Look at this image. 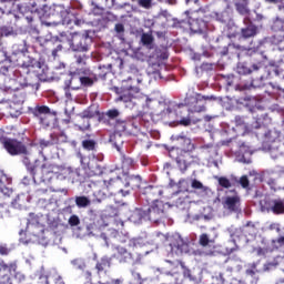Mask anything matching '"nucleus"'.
Segmentation results:
<instances>
[{"label":"nucleus","instance_id":"nucleus-1","mask_svg":"<svg viewBox=\"0 0 284 284\" xmlns=\"http://www.w3.org/2000/svg\"><path fill=\"white\" fill-rule=\"evenodd\" d=\"M140 83L143 80L139 77H129L122 81L121 88L113 87L111 91L118 94L116 101H121L129 110H134L139 105H143L144 101H148V95L141 92Z\"/></svg>","mask_w":284,"mask_h":284},{"label":"nucleus","instance_id":"nucleus-2","mask_svg":"<svg viewBox=\"0 0 284 284\" xmlns=\"http://www.w3.org/2000/svg\"><path fill=\"white\" fill-rule=\"evenodd\" d=\"M178 143L180 146L173 149L170 154L175 160L181 174H185L187 168L191 165L192 152L196 150V146L192 143V140L185 135H179Z\"/></svg>","mask_w":284,"mask_h":284},{"label":"nucleus","instance_id":"nucleus-3","mask_svg":"<svg viewBox=\"0 0 284 284\" xmlns=\"http://www.w3.org/2000/svg\"><path fill=\"white\" fill-rule=\"evenodd\" d=\"M19 60L24 61L19 70L20 77H22L24 81L21 85H24V88H34V85H37V77H40L41 81L48 79V77L39 73V71L30 72V68H39V70H41V62L37 61V59L22 54L19 57Z\"/></svg>","mask_w":284,"mask_h":284},{"label":"nucleus","instance_id":"nucleus-4","mask_svg":"<svg viewBox=\"0 0 284 284\" xmlns=\"http://www.w3.org/2000/svg\"><path fill=\"white\" fill-rule=\"evenodd\" d=\"M124 182L123 179L116 176L110 180H104L101 189L94 194L95 199L93 203H103L105 199L114 196L116 194H122V196H128L130 190H123Z\"/></svg>","mask_w":284,"mask_h":284},{"label":"nucleus","instance_id":"nucleus-5","mask_svg":"<svg viewBox=\"0 0 284 284\" xmlns=\"http://www.w3.org/2000/svg\"><path fill=\"white\" fill-rule=\"evenodd\" d=\"M68 43L72 52H90V48H92V37H90L89 31L84 33H73L71 38H68Z\"/></svg>","mask_w":284,"mask_h":284},{"label":"nucleus","instance_id":"nucleus-6","mask_svg":"<svg viewBox=\"0 0 284 284\" xmlns=\"http://www.w3.org/2000/svg\"><path fill=\"white\" fill-rule=\"evenodd\" d=\"M111 234L120 243L126 244L129 252V263H132V265H136V263H139L143 258V253H141V248L136 245V240L125 236L121 239V236L123 235H121L116 230L111 231Z\"/></svg>","mask_w":284,"mask_h":284},{"label":"nucleus","instance_id":"nucleus-7","mask_svg":"<svg viewBox=\"0 0 284 284\" xmlns=\"http://www.w3.org/2000/svg\"><path fill=\"white\" fill-rule=\"evenodd\" d=\"M36 161V164L29 165L28 172L31 174L32 181L34 183H50L52 181V176H54V172H52V165L50 164H42L39 166Z\"/></svg>","mask_w":284,"mask_h":284},{"label":"nucleus","instance_id":"nucleus-8","mask_svg":"<svg viewBox=\"0 0 284 284\" xmlns=\"http://www.w3.org/2000/svg\"><path fill=\"white\" fill-rule=\"evenodd\" d=\"M83 75L73 73L70 80V88L72 90H81V88H92L97 83V75L90 69L82 70Z\"/></svg>","mask_w":284,"mask_h":284},{"label":"nucleus","instance_id":"nucleus-9","mask_svg":"<svg viewBox=\"0 0 284 284\" xmlns=\"http://www.w3.org/2000/svg\"><path fill=\"white\" fill-rule=\"evenodd\" d=\"M0 143L2 148L10 154V156H28L30 151L22 141L13 138H1Z\"/></svg>","mask_w":284,"mask_h":284},{"label":"nucleus","instance_id":"nucleus-10","mask_svg":"<svg viewBox=\"0 0 284 284\" xmlns=\"http://www.w3.org/2000/svg\"><path fill=\"white\" fill-rule=\"evenodd\" d=\"M140 214L146 221L159 223L165 215V204L163 201L153 200L152 204L146 210H142Z\"/></svg>","mask_w":284,"mask_h":284},{"label":"nucleus","instance_id":"nucleus-11","mask_svg":"<svg viewBox=\"0 0 284 284\" xmlns=\"http://www.w3.org/2000/svg\"><path fill=\"white\" fill-rule=\"evenodd\" d=\"M256 49L255 47H243L241 44L236 43H229L227 47H224L220 53L222 57H237V59H241L242 57H252L253 54H256Z\"/></svg>","mask_w":284,"mask_h":284},{"label":"nucleus","instance_id":"nucleus-12","mask_svg":"<svg viewBox=\"0 0 284 284\" xmlns=\"http://www.w3.org/2000/svg\"><path fill=\"white\" fill-rule=\"evenodd\" d=\"M18 268L17 261L6 263L3 258H0V283H10V277L17 274Z\"/></svg>","mask_w":284,"mask_h":284},{"label":"nucleus","instance_id":"nucleus-13","mask_svg":"<svg viewBox=\"0 0 284 284\" xmlns=\"http://www.w3.org/2000/svg\"><path fill=\"white\" fill-rule=\"evenodd\" d=\"M261 70H265V64H263V62L253 63L252 68L247 67V63L245 62H239L236 65L237 74L243 77L252 74V72H261Z\"/></svg>","mask_w":284,"mask_h":284},{"label":"nucleus","instance_id":"nucleus-14","mask_svg":"<svg viewBox=\"0 0 284 284\" xmlns=\"http://www.w3.org/2000/svg\"><path fill=\"white\" fill-rule=\"evenodd\" d=\"M171 254H181L187 250V243L181 237V235H173L170 240Z\"/></svg>","mask_w":284,"mask_h":284},{"label":"nucleus","instance_id":"nucleus-15","mask_svg":"<svg viewBox=\"0 0 284 284\" xmlns=\"http://www.w3.org/2000/svg\"><path fill=\"white\" fill-rule=\"evenodd\" d=\"M184 103L190 112H205V104L194 95H186Z\"/></svg>","mask_w":284,"mask_h":284},{"label":"nucleus","instance_id":"nucleus-16","mask_svg":"<svg viewBox=\"0 0 284 284\" xmlns=\"http://www.w3.org/2000/svg\"><path fill=\"white\" fill-rule=\"evenodd\" d=\"M110 258L111 260L114 258L115 261H119L120 263H130L128 245L126 246H122V245L114 246L113 254L111 255Z\"/></svg>","mask_w":284,"mask_h":284},{"label":"nucleus","instance_id":"nucleus-17","mask_svg":"<svg viewBox=\"0 0 284 284\" xmlns=\"http://www.w3.org/2000/svg\"><path fill=\"white\" fill-rule=\"evenodd\" d=\"M81 116H82V122L84 124H75V128L77 130H79V132H87L91 128L89 119H94L95 113L94 111H92V108H88L81 113Z\"/></svg>","mask_w":284,"mask_h":284},{"label":"nucleus","instance_id":"nucleus-18","mask_svg":"<svg viewBox=\"0 0 284 284\" xmlns=\"http://www.w3.org/2000/svg\"><path fill=\"white\" fill-rule=\"evenodd\" d=\"M264 141L268 144V150H272L274 146H272V143H283L284 144V138L281 139V133L276 129H270L264 134Z\"/></svg>","mask_w":284,"mask_h":284},{"label":"nucleus","instance_id":"nucleus-19","mask_svg":"<svg viewBox=\"0 0 284 284\" xmlns=\"http://www.w3.org/2000/svg\"><path fill=\"white\" fill-rule=\"evenodd\" d=\"M223 207L229 212H239L241 210V197L239 195L226 196L223 201Z\"/></svg>","mask_w":284,"mask_h":284},{"label":"nucleus","instance_id":"nucleus-20","mask_svg":"<svg viewBox=\"0 0 284 284\" xmlns=\"http://www.w3.org/2000/svg\"><path fill=\"white\" fill-rule=\"evenodd\" d=\"M111 265H112L111 257H108V256L101 257L95 264L97 274L99 276H101V274H105L108 270H110Z\"/></svg>","mask_w":284,"mask_h":284},{"label":"nucleus","instance_id":"nucleus-21","mask_svg":"<svg viewBox=\"0 0 284 284\" xmlns=\"http://www.w3.org/2000/svg\"><path fill=\"white\" fill-rule=\"evenodd\" d=\"M124 187H130L131 190H139L141 189V184L143 180L140 175H129L124 179Z\"/></svg>","mask_w":284,"mask_h":284},{"label":"nucleus","instance_id":"nucleus-22","mask_svg":"<svg viewBox=\"0 0 284 284\" xmlns=\"http://www.w3.org/2000/svg\"><path fill=\"white\" fill-rule=\"evenodd\" d=\"M144 194L150 201H158L156 199L163 194V190L160 186L149 185L144 189Z\"/></svg>","mask_w":284,"mask_h":284},{"label":"nucleus","instance_id":"nucleus-23","mask_svg":"<svg viewBox=\"0 0 284 284\" xmlns=\"http://www.w3.org/2000/svg\"><path fill=\"white\" fill-rule=\"evenodd\" d=\"M10 183H12V179L8 178V175H6V173L0 170V192H2V194H6L7 196H10V194H12V190L6 186L10 185Z\"/></svg>","mask_w":284,"mask_h":284},{"label":"nucleus","instance_id":"nucleus-24","mask_svg":"<svg viewBox=\"0 0 284 284\" xmlns=\"http://www.w3.org/2000/svg\"><path fill=\"white\" fill-rule=\"evenodd\" d=\"M265 87V82H263V74H261L258 78L256 79H252L251 83H245V84H240L239 88L240 90H252V88L254 90H256V88H264Z\"/></svg>","mask_w":284,"mask_h":284},{"label":"nucleus","instance_id":"nucleus-25","mask_svg":"<svg viewBox=\"0 0 284 284\" xmlns=\"http://www.w3.org/2000/svg\"><path fill=\"white\" fill-rule=\"evenodd\" d=\"M257 33L258 28L254 24H248L247 27L241 29L242 39H252L256 37Z\"/></svg>","mask_w":284,"mask_h":284},{"label":"nucleus","instance_id":"nucleus-26","mask_svg":"<svg viewBox=\"0 0 284 284\" xmlns=\"http://www.w3.org/2000/svg\"><path fill=\"white\" fill-rule=\"evenodd\" d=\"M110 72H112V64L100 65L98 69L94 70L93 74H94L97 81H99V79L104 80L105 77H108V74H110Z\"/></svg>","mask_w":284,"mask_h":284},{"label":"nucleus","instance_id":"nucleus-27","mask_svg":"<svg viewBox=\"0 0 284 284\" xmlns=\"http://www.w3.org/2000/svg\"><path fill=\"white\" fill-rule=\"evenodd\" d=\"M270 210L273 214H284V202L282 199H275L270 202Z\"/></svg>","mask_w":284,"mask_h":284},{"label":"nucleus","instance_id":"nucleus-28","mask_svg":"<svg viewBox=\"0 0 284 284\" xmlns=\"http://www.w3.org/2000/svg\"><path fill=\"white\" fill-rule=\"evenodd\" d=\"M189 26H190V30L192 32H203V30H205V21H203L202 19H192L189 20Z\"/></svg>","mask_w":284,"mask_h":284},{"label":"nucleus","instance_id":"nucleus-29","mask_svg":"<svg viewBox=\"0 0 284 284\" xmlns=\"http://www.w3.org/2000/svg\"><path fill=\"white\" fill-rule=\"evenodd\" d=\"M30 112L36 119H40L41 123H43V114H50V109L45 105H37L36 108L30 109Z\"/></svg>","mask_w":284,"mask_h":284},{"label":"nucleus","instance_id":"nucleus-30","mask_svg":"<svg viewBox=\"0 0 284 284\" xmlns=\"http://www.w3.org/2000/svg\"><path fill=\"white\" fill-rule=\"evenodd\" d=\"M57 144H59V138L57 134H51L49 140L41 139L38 142V145L41 148V150H45V148H52V145Z\"/></svg>","mask_w":284,"mask_h":284},{"label":"nucleus","instance_id":"nucleus-31","mask_svg":"<svg viewBox=\"0 0 284 284\" xmlns=\"http://www.w3.org/2000/svg\"><path fill=\"white\" fill-rule=\"evenodd\" d=\"M234 121L236 128H242L243 134H247V132H250V125L245 123V118L236 115Z\"/></svg>","mask_w":284,"mask_h":284},{"label":"nucleus","instance_id":"nucleus-32","mask_svg":"<svg viewBox=\"0 0 284 284\" xmlns=\"http://www.w3.org/2000/svg\"><path fill=\"white\" fill-rule=\"evenodd\" d=\"M135 162L134 159L128 156V155H123L122 158V169L123 170H132V168H134Z\"/></svg>","mask_w":284,"mask_h":284},{"label":"nucleus","instance_id":"nucleus-33","mask_svg":"<svg viewBox=\"0 0 284 284\" xmlns=\"http://www.w3.org/2000/svg\"><path fill=\"white\" fill-rule=\"evenodd\" d=\"M91 201L85 195L75 196V205L78 207H89Z\"/></svg>","mask_w":284,"mask_h":284},{"label":"nucleus","instance_id":"nucleus-34","mask_svg":"<svg viewBox=\"0 0 284 284\" xmlns=\"http://www.w3.org/2000/svg\"><path fill=\"white\" fill-rule=\"evenodd\" d=\"M235 9L237 10L239 14H242L243 17H247V14H250V9H247V3L245 2H236Z\"/></svg>","mask_w":284,"mask_h":284},{"label":"nucleus","instance_id":"nucleus-35","mask_svg":"<svg viewBox=\"0 0 284 284\" xmlns=\"http://www.w3.org/2000/svg\"><path fill=\"white\" fill-rule=\"evenodd\" d=\"M264 181L267 183L271 190H274V192L278 190V185L276 184V179L270 178V172L264 174Z\"/></svg>","mask_w":284,"mask_h":284},{"label":"nucleus","instance_id":"nucleus-36","mask_svg":"<svg viewBox=\"0 0 284 284\" xmlns=\"http://www.w3.org/2000/svg\"><path fill=\"white\" fill-rule=\"evenodd\" d=\"M209 243H214V239H211L207 233H203L200 235L199 244L202 247H207Z\"/></svg>","mask_w":284,"mask_h":284},{"label":"nucleus","instance_id":"nucleus-37","mask_svg":"<svg viewBox=\"0 0 284 284\" xmlns=\"http://www.w3.org/2000/svg\"><path fill=\"white\" fill-rule=\"evenodd\" d=\"M141 42L142 44L150 47L154 43V36H152V33H142Z\"/></svg>","mask_w":284,"mask_h":284},{"label":"nucleus","instance_id":"nucleus-38","mask_svg":"<svg viewBox=\"0 0 284 284\" xmlns=\"http://www.w3.org/2000/svg\"><path fill=\"white\" fill-rule=\"evenodd\" d=\"M45 284H65V282L61 275H51L47 277Z\"/></svg>","mask_w":284,"mask_h":284},{"label":"nucleus","instance_id":"nucleus-39","mask_svg":"<svg viewBox=\"0 0 284 284\" xmlns=\"http://www.w3.org/2000/svg\"><path fill=\"white\" fill-rule=\"evenodd\" d=\"M273 43L278 48V50H284V36L283 34L274 36Z\"/></svg>","mask_w":284,"mask_h":284},{"label":"nucleus","instance_id":"nucleus-40","mask_svg":"<svg viewBox=\"0 0 284 284\" xmlns=\"http://www.w3.org/2000/svg\"><path fill=\"white\" fill-rule=\"evenodd\" d=\"M82 148L92 152L97 148V142L94 140H84L82 141Z\"/></svg>","mask_w":284,"mask_h":284},{"label":"nucleus","instance_id":"nucleus-41","mask_svg":"<svg viewBox=\"0 0 284 284\" xmlns=\"http://www.w3.org/2000/svg\"><path fill=\"white\" fill-rule=\"evenodd\" d=\"M271 244L275 250H281V247H284V236L272 240Z\"/></svg>","mask_w":284,"mask_h":284},{"label":"nucleus","instance_id":"nucleus-42","mask_svg":"<svg viewBox=\"0 0 284 284\" xmlns=\"http://www.w3.org/2000/svg\"><path fill=\"white\" fill-rule=\"evenodd\" d=\"M71 264L74 267V270H85V262L81 258L72 260Z\"/></svg>","mask_w":284,"mask_h":284},{"label":"nucleus","instance_id":"nucleus-43","mask_svg":"<svg viewBox=\"0 0 284 284\" xmlns=\"http://www.w3.org/2000/svg\"><path fill=\"white\" fill-rule=\"evenodd\" d=\"M214 68H216V64L212 63V62H203L200 65V70H202V72H212V70H214Z\"/></svg>","mask_w":284,"mask_h":284},{"label":"nucleus","instance_id":"nucleus-44","mask_svg":"<svg viewBox=\"0 0 284 284\" xmlns=\"http://www.w3.org/2000/svg\"><path fill=\"white\" fill-rule=\"evenodd\" d=\"M219 185H221V187H224L225 190H230V187H232V182H230V180L225 176H221L219 178Z\"/></svg>","mask_w":284,"mask_h":284},{"label":"nucleus","instance_id":"nucleus-45","mask_svg":"<svg viewBox=\"0 0 284 284\" xmlns=\"http://www.w3.org/2000/svg\"><path fill=\"white\" fill-rule=\"evenodd\" d=\"M12 10H14V6L11 4H4L3 7H0V19L3 17V14H11Z\"/></svg>","mask_w":284,"mask_h":284},{"label":"nucleus","instance_id":"nucleus-46","mask_svg":"<svg viewBox=\"0 0 284 284\" xmlns=\"http://www.w3.org/2000/svg\"><path fill=\"white\" fill-rule=\"evenodd\" d=\"M120 114L121 112H119L118 109H110L105 112V116L111 120L119 119Z\"/></svg>","mask_w":284,"mask_h":284},{"label":"nucleus","instance_id":"nucleus-47","mask_svg":"<svg viewBox=\"0 0 284 284\" xmlns=\"http://www.w3.org/2000/svg\"><path fill=\"white\" fill-rule=\"evenodd\" d=\"M266 3H280L278 11L281 17H284V0H264Z\"/></svg>","mask_w":284,"mask_h":284},{"label":"nucleus","instance_id":"nucleus-48","mask_svg":"<svg viewBox=\"0 0 284 284\" xmlns=\"http://www.w3.org/2000/svg\"><path fill=\"white\" fill-rule=\"evenodd\" d=\"M68 223L71 227H77L78 225H81V219H79L78 215H71Z\"/></svg>","mask_w":284,"mask_h":284},{"label":"nucleus","instance_id":"nucleus-49","mask_svg":"<svg viewBox=\"0 0 284 284\" xmlns=\"http://www.w3.org/2000/svg\"><path fill=\"white\" fill-rule=\"evenodd\" d=\"M12 250L6 243L0 242V256H8Z\"/></svg>","mask_w":284,"mask_h":284},{"label":"nucleus","instance_id":"nucleus-50","mask_svg":"<svg viewBox=\"0 0 284 284\" xmlns=\"http://www.w3.org/2000/svg\"><path fill=\"white\" fill-rule=\"evenodd\" d=\"M239 183L241 187H243V190H247V187H250V179L247 178V175H242Z\"/></svg>","mask_w":284,"mask_h":284},{"label":"nucleus","instance_id":"nucleus-51","mask_svg":"<svg viewBox=\"0 0 284 284\" xmlns=\"http://www.w3.org/2000/svg\"><path fill=\"white\" fill-rule=\"evenodd\" d=\"M74 59H75V63H78V65H85V61L88 60V55H85V54H75Z\"/></svg>","mask_w":284,"mask_h":284},{"label":"nucleus","instance_id":"nucleus-52","mask_svg":"<svg viewBox=\"0 0 284 284\" xmlns=\"http://www.w3.org/2000/svg\"><path fill=\"white\" fill-rule=\"evenodd\" d=\"M139 6L145 8V10H150L152 8V0H139Z\"/></svg>","mask_w":284,"mask_h":284},{"label":"nucleus","instance_id":"nucleus-53","mask_svg":"<svg viewBox=\"0 0 284 284\" xmlns=\"http://www.w3.org/2000/svg\"><path fill=\"white\" fill-rule=\"evenodd\" d=\"M191 187H193V190H203V183H201V181L194 179V180H192Z\"/></svg>","mask_w":284,"mask_h":284},{"label":"nucleus","instance_id":"nucleus-54","mask_svg":"<svg viewBox=\"0 0 284 284\" xmlns=\"http://www.w3.org/2000/svg\"><path fill=\"white\" fill-rule=\"evenodd\" d=\"M42 26H47V28H50V26H57L54 22L45 20V14H42L40 17Z\"/></svg>","mask_w":284,"mask_h":284},{"label":"nucleus","instance_id":"nucleus-55","mask_svg":"<svg viewBox=\"0 0 284 284\" xmlns=\"http://www.w3.org/2000/svg\"><path fill=\"white\" fill-rule=\"evenodd\" d=\"M0 63H10V60H8V53H6V51H0Z\"/></svg>","mask_w":284,"mask_h":284},{"label":"nucleus","instance_id":"nucleus-56","mask_svg":"<svg viewBox=\"0 0 284 284\" xmlns=\"http://www.w3.org/2000/svg\"><path fill=\"white\" fill-rule=\"evenodd\" d=\"M16 281H19V283H23V281H26V275H23V273L17 272L13 275Z\"/></svg>","mask_w":284,"mask_h":284},{"label":"nucleus","instance_id":"nucleus-57","mask_svg":"<svg viewBox=\"0 0 284 284\" xmlns=\"http://www.w3.org/2000/svg\"><path fill=\"white\" fill-rule=\"evenodd\" d=\"M115 32H118V34H121L123 32H125V27L122 23H116L114 27Z\"/></svg>","mask_w":284,"mask_h":284},{"label":"nucleus","instance_id":"nucleus-58","mask_svg":"<svg viewBox=\"0 0 284 284\" xmlns=\"http://www.w3.org/2000/svg\"><path fill=\"white\" fill-rule=\"evenodd\" d=\"M61 50H63V45L58 44L57 48L53 49L52 52H51V53H52V57H53L54 59H57V57H58L59 52H61Z\"/></svg>","mask_w":284,"mask_h":284},{"label":"nucleus","instance_id":"nucleus-59","mask_svg":"<svg viewBox=\"0 0 284 284\" xmlns=\"http://www.w3.org/2000/svg\"><path fill=\"white\" fill-rule=\"evenodd\" d=\"M191 124H192V120L190 118H182L180 120V125L187 126V125H191Z\"/></svg>","mask_w":284,"mask_h":284},{"label":"nucleus","instance_id":"nucleus-60","mask_svg":"<svg viewBox=\"0 0 284 284\" xmlns=\"http://www.w3.org/2000/svg\"><path fill=\"white\" fill-rule=\"evenodd\" d=\"M17 90H19L18 87L4 85V92H9L10 94H12V92H17Z\"/></svg>","mask_w":284,"mask_h":284},{"label":"nucleus","instance_id":"nucleus-61","mask_svg":"<svg viewBox=\"0 0 284 284\" xmlns=\"http://www.w3.org/2000/svg\"><path fill=\"white\" fill-rule=\"evenodd\" d=\"M234 79H236V77H234L233 74L232 75H227L226 85H229V87L234 85Z\"/></svg>","mask_w":284,"mask_h":284},{"label":"nucleus","instance_id":"nucleus-62","mask_svg":"<svg viewBox=\"0 0 284 284\" xmlns=\"http://www.w3.org/2000/svg\"><path fill=\"white\" fill-rule=\"evenodd\" d=\"M113 223H114V225H116V227H123V225H124L123 220H119L116 217L113 219Z\"/></svg>","mask_w":284,"mask_h":284},{"label":"nucleus","instance_id":"nucleus-63","mask_svg":"<svg viewBox=\"0 0 284 284\" xmlns=\"http://www.w3.org/2000/svg\"><path fill=\"white\" fill-rule=\"evenodd\" d=\"M31 181H32V173H30V178L24 176V178L22 179L23 185H30V182H31Z\"/></svg>","mask_w":284,"mask_h":284},{"label":"nucleus","instance_id":"nucleus-64","mask_svg":"<svg viewBox=\"0 0 284 284\" xmlns=\"http://www.w3.org/2000/svg\"><path fill=\"white\" fill-rule=\"evenodd\" d=\"M268 230H276V232H281V227H278V224L274 223L268 226Z\"/></svg>","mask_w":284,"mask_h":284}]
</instances>
